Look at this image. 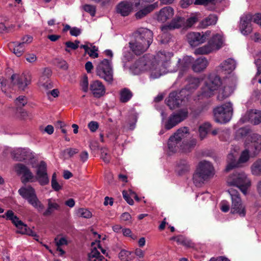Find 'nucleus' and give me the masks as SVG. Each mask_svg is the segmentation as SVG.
<instances>
[{
  "instance_id": "7c9ffc66",
  "label": "nucleus",
  "mask_w": 261,
  "mask_h": 261,
  "mask_svg": "<svg viewBox=\"0 0 261 261\" xmlns=\"http://www.w3.org/2000/svg\"><path fill=\"white\" fill-rule=\"evenodd\" d=\"M11 220L16 227L20 229V230L18 231V232L22 234H28L29 235L33 236V232L31 231V232H29L27 230V226L23 224V223L20 220L17 216H15Z\"/></svg>"
},
{
  "instance_id": "09e8293b",
  "label": "nucleus",
  "mask_w": 261,
  "mask_h": 261,
  "mask_svg": "<svg viewBox=\"0 0 261 261\" xmlns=\"http://www.w3.org/2000/svg\"><path fill=\"white\" fill-rule=\"evenodd\" d=\"M76 214L78 217L89 219L92 217V213L87 208H80L76 211Z\"/></svg>"
},
{
  "instance_id": "f257e3e1",
  "label": "nucleus",
  "mask_w": 261,
  "mask_h": 261,
  "mask_svg": "<svg viewBox=\"0 0 261 261\" xmlns=\"http://www.w3.org/2000/svg\"><path fill=\"white\" fill-rule=\"evenodd\" d=\"M12 157L16 160H31L32 167L36 169L37 179L42 185L48 182L47 173V165L44 161L36 162L30 150L28 148H14L12 152Z\"/></svg>"
},
{
  "instance_id": "de8ad7c7",
  "label": "nucleus",
  "mask_w": 261,
  "mask_h": 261,
  "mask_svg": "<svg viewBox=\"0 0 261 261\" xmlns=\"http://www.w3.org/2000/svg\"><path fill=\"white\" fill-rule=\"evenodd\" d=\"M51 187L55 191H59L62 189L63 183L62 181H58L56 179V173H54L51 178Z\"/></svg>"
},
{
  "instance_id": "bf43d9fd",
  "label": "nucleus",
  "mask_w": 261,
  "mask_h": 261,
  "mask_svg": "<svg viewBox=\"0 0 261 261\" xmlns=\"http://www.w3.org/2000/svg\"><path fill=\"white\" fill-rule=\"evenodd\" d=\"M133 2V5L136 8H138L140 5H143L147 3L154 2L155 0H131Z\"/></svg>"
},
{
  "instance_id": "ddd939ff",
  "label": "nucleus",
  "mask_w": 261,
  "mask_h": 261,
  "mask_svg": "<svg viewBox=\"0 0 261 261\" xmlns=\"http://www.w3.org/2000/svg\"><path fill=\"white\" fill-rule=\"evenodd\" d=\"M244 145L245 148L250 150L252 155H257L261 150V135L258 134L248 135Z\"/></svg>"
},
{
  "instance_id": "7ed1b4c3",
  "label": "nucleus",
  "mask_w": 261,
  "mask_h": 261,
  "mask_svg": "<svg viewBox=\"0 0 261 261\" xmlns=\"http://www.w3.org/2000/svg\"><path fill=\"white\" fill-rule=\"evenodd\" d=\"M130 69L134 70L136 73L138 74L142 71L148 70L150 72V77L155 79L159 78L161 76L168 73L169 72L152 60L151 62L146 61L143 58H140L136 62Z\"/></svg>"
},
{
  "instance_id": "dca6fc26",
  "label": "nucleus",
  "mask_w": 261,
  "mask_h": 261,
  "mask_svg": "<svg viewBox=\"0 0 261 261\" xmlns=\"http://www.w3.org/2000/svg\"><path fill=\"white\" fill-rule=\"evenodd\" d=\"M240 121L243 123L249 121L253 125H258L261 123V110H250L241 117Z\"/></svg>"
},
{
  "instance_id": "6e6d98bb",
  "label": "nucleus",
  "mask_w": 261,
  "mask_h": 261,
  "mask_svg": "<svg viewBox=\"0 0 261 261\" xmlns=\"http://www.w3.org/2000/svg\"><path fill=\"white\" fill-rule=\"evenodd\" d=\"M16 115V117L22 120H25L28 117H30V115L28 113L24 110L21 109H17Z\"/></svg>"
},
{
  "instance_id": "423d86ee",
  "label": "nucleus",
  "mask_w": 261,
  "mask_h": 261,
  "mask_svg": "<svg viewBox=\"0 0 261 261\" xmlns=\"http://www.w3.org/2000/svg\"><path fill=\"white\" fill-rule=\"evenodd\" d=\"M233 113L232 105L231 102H226L214 109L215 120L217 122L225 123L231 118Z\"/></svg>"
},
{
  "instance_id": "4c0bfd02",
  "label": "nucleus",
  "mask_w": 261,
  "mask_h": 261,
  "mask_svg": "<svg viewBox=\"0 0 261 261\" xmlns=\"http://www.w3.org/2000/svg\"><path fill=\"white\" fill-rule=\"evenodd\" d=\"M227 165L226 167V171H229L235 167L239 166L238 161L237 162L236 156L233 153H229L227 158Z\"/></svg>"
},
{
  "instance_id": "3c124183",
  "label": "nucleus",
  "mask_w": 261,
  "mask_h": 261,
  "mask_svg": "<svg viewBox=\"0 0 261 261\" xmlns=\"http://www.w3.org/2000/svg\"><path fill=\"white\" fill-rule=\"evenodd\" d=\"M197 21L198 18L195 15L191 16L186 20L184 19V28H190L192 27Z\"/></svg>"
},
{
  "instance_id": "9d476101",
  "label": "nucleus",
  "mask_w": 261,
  "mask_h": 261,
  "mask_svg": "<svg viewBox=\"0 0 261 261\" xmlns=\"http://www.w3.org/2000/svg\"><path fill=\"white\" fill-rule=\"evenodd\" d=\"M252 20L261 27V14L257 13L253 16L248 14L243 15L241 17L240 29L243 35H247L251 32L252 30Z\"/></svg>"
},
{
  "instance_id": "603ef678",
  "label": "nucleus",
  "mask_w": 261,
  "mask_h": 261,
  "mask_svg": "<svg viewBox=\"0 0 261 261\" xmlns=\"http://www.w3.org/2000/svg\"><path fill=\"white\" fill-rule=\"evenodd\" d=\"M80 42L79 40H75L74 42L71 41H67L65 43L66 45L65 51L68 53H70V50L69 48H71L73 50L76 49L79 46Z\"/></svg>"
},
{
  "instance_id": "49530a36",
  "label": "nucleus",
  "mask_w": 261,
  "mask_h": 261,
  "mask_svg": "<svg viewBox=\"0 0 261 261\" xmlns=\"http://www.w3.org/2000/svg\"><path fill=\"white\" fill-rule=\"evenodd\" d=\"M250 150L249 149L245 148V149L241 152L240 156L238 160V164L245 163L247 162L250 158Z\"/></svg>"
},
{
  "instance_id": "6ab92c4d",
  "label": "nucleus",
  "mask_w": 261,
  "mask_h": 261,
  "mask_svg": "<svg viewBox=\"0 0 261 261\" xmlns=\"http://www.w3.org/2000/svg\"><path fill=\"white\" fill-rule=\"evenodd\" d=\"M174 9L172 7L166 6L155 13L154 16L159 22H165L171 19L174 15Z\"/></svg>"
},
{
  "instance_id": "39448f33",
  "label": "nucleus",
  "mask_w": 261,
  "mask_h": 261,
  "mask_svg": "<svg viewBox=\"0 0 261 261\" xmlns=\"http://www.w3.org/2000/svg\"><path fill=\"white\" fill-rule=\"evenodd\" d=\"M227 184L240 189L246 195L251 186V180L244 172H236L231 174L227 178Z\"/></svg>"
},
{
  "instance_id": "9b49d317",
  "label": "nucleus",
  "mask_w": 261,
  "mask_h": 261,
  "mask_svg": "<svg viewBox=\"0 0 261 261\" xmlns=\"http://www.w3.org/2000/svg\"><path fill=\"white\" fill-rule=\"evenodd\" d=\"M231 198V212L232 214H238L241 217H244L246 214L245 207L242 204L239 192L232 188L228 190Z\"/></svg>"
},
{
  "instance_id": "20e7f679",
  "label": "nucleus",
  "mask_w": 261,
  "mask_h": 261,
  "mask_svg": "<svg viewBox=\"0 0 261 261\" xmlns=\"http://www.w3.org/2000/svg\"><path fill=\"white\" fill-rule=\"evenodd\" d=\"M214 174V168L212 164L210 162L202 161L199 163L193 174V182L197 187L201 186L204 181L212 178Z\"/></svg>"
},
{
  "instance_id": "72a5a7b5",
  "label": "nucleus",
  "mask_w": 261,
  "mask_h": 261,
  "mask_svg": "<svg viewBox=\"0 0 261 261\" xmlns=\"http://www.w3.org/2000/svg\"><path fill=\"white\" fill-rule=\"evenodd\" d=\"M190 170V165L186 160H180L177 163L176 171L179 175H182Z\"/></svg>"
},
{
  "instance_id": "a211bd4d",
  "label": "nucleus",
  "mask_w": 261,
  "mask_h": 261,
  "mask_svg": "<svg viewBox=\"0 0 261 261\" xmlns=\"http://www.w3.org/2000/svg\"><path fill=\"white\" fill-rule=\"evenodd\" d=\"M183 90L179 92L174 91L171 92L166 99V103L170 109H174L181 105L183 99L181 97V93Z\"/></svg>"
},
{
  "instance_id": "0e129e2a",
  "label": "nucleus",
  "mask_w": 261,
  "mask_h": 261,
  "mask_svg": "<svg viewBox=\"0 0 261 261\" xmlns=\"http://www.w3.org/2000/svg\"><path fill=\"white\" fill-rule=\"evenodd\" d=\"M122 195L124 199L126 200V201L130 205H133L134 204V200L133 199L129 196V194L127 192L123 191L122 192Z\"/></svg>"
},
{
  "instance_id": "69168bd1",
  "label": "nucleus",
  "mask_w": 261,
  "mask_h": 261,
  "mask_svg": "<svg viewBox=\"0 0 261 261\" xmlns=\"http://www.w3.org/2000/svg\"><path fill=\"white\" fill-rule=\"evenodd\" d=\"M122 231L124 236L130 237L133 240H135L137 238L135 235L132 234V231L129 228L123 229Z\"/></svg>"
},
{
  "instance_id": "8fccbe9b",
  "label": "nucleus",
  "mask_w": 261,
  "mask_h": 261,
  "mask_svg": "<svg viewBox=\"0 0 261 261\" xmlns=\"http://www.w3.org/2000/svg\"><path fill=\"white\" fill-rule=\"evenodd\" d=\"M231 94V89L228 87H224V89L221 90L218 95V99L222 100L228 97Z\"/></svg>"
},
{
  "instance_id": "f704fd0d",
  "label": "nucleus",
  "mask_w": 261,
  "mask_h": 261,
  "mask_svg": "<svg viewBox=\"0 0 261 261\" xmlns=\"http://www.w3.org/2000/svg\"><path fill=\"white\" fill-rule=\"evenodd\" d=\"M217 20L218 18L216 15L210 14L200 22V27L205 28L208 26L214 25L216 23Z\"/></svg>"
},
{
  "instance_id": "393cba45",
  "label": "nucleus",
  "mask_w": 261,
  "mask_h": 261,
  "mask_svg": "<svg viewBox=\"0 0 261 261\" xmlns=\"http://www.w3.org/2000/svg\"><path fill=\"white\" fill-rule=\"evenodd\" d=\"M49 69L45 68L39 80V86L42 90L46 92L47 95H49V90L48 89L49 81Z\"/></svg>"
},
{
  "instance_id": "f8f14e48",
  "label": "nucleus",
  "mask_w": 261,
  "mask_h": 261,
  "mask_svg": "<svg viewBox=\"0 0 261 261\" xmlns=\"http://www.w3.org/2000/svg\"><path fill=\"white\" fill-rule=\"evenodd\" d=\"M222 82L219 76L210 75L205 81V85L201 91V96L209 97L213 95V92L218 89Z\"/></svg>"
},
{
  "instance_id": "ea45409f",
  "label": "nucleus",
  "mask_w": 261,
  "mask_h": 261,
  "mask_svg": "<svg viewBox=\"0 0 261 261\" xmlns=\"http://www.w3.org/2000/svg\"><path fill=\"white\" fill-rule=\"evenodd\" d=\"M251 173L253 175H261V158L257 159L250 166Z\"/></svg>"
},
{
  "instance_id": "864d4df0",
  "label": "nucleus",
  "mask_w": 261,
  "mask_h": 261,
  "mask_svg": "<svg viewBox=\"0 0 261 261\" xmlns=\"http://www.w3.org/2000/svg\"><path fill=\"white\" fill-rule=\"evenodd\" d=\"M101 158L106 163H109L111 160V156L109 150L107 148L101 149Z\"/></svg>"
},
{
  "instance_id": "c85d7f7f",
  "label": "nucleus",
  "mask_w": 261,
  "mask_h": 261,
  "mask_svg": "<svg viewBox=\"0 0 261 261\" xmlns=\"http://www.w3.org/2000/svg\"><path fill=\"white\" fill-rule=\"evenodd\" d=\"M15 170L17 174L23 175V176L27 181L33 177L32 173L25 165L22 164H17L15 166Z\"/></svg>"
},
{
  "instance_id": "2f4dec72",
  "label": "nucleus",
  "mask_w": 261,
  "mask_h": 261,
  "mask_svg": "<svg viewBox=\"0 0 261 261\" xmlns=\"http://www.w3.org/2000/svg\"><path fill=\"white\" fill-rule=\"evenodd\" d=\"M55 243L57 247L58 254L60 255H64L65 251L62 249L61 247L68 244L66 238L62 236H58L55 238Z\"/></svg>"
},
{
  "instance_id": "f3484780",
  "label": "nucleus",
  "mask_w": 261,
  "mask_h": 261,
  "mask_svg": "<svg viewBox=\"0 0 261 261\" xmlns=\"http://www.w3.org/2000/svg\"><path fill=\"white\" fill-rule=\"evenodd\" d=\"M11 79L14 84L17 85L18 88L21 90H24L31 81L29 73H23L20 75L14 74L11 76Z\"/></svg>"
},
{
  "instance_id": "bb28decb",
  "label": "nucleus",
  "mask_w": 261,
  "mask_h": 261,
  "mask_svg": "<svg viewBox=\"0 0 261 261\" xmlns=\"http://www.w3.org/2000/svg\"><path fill=\"white\" fill-rule=\"evenodd\" d=\"M158 7V3L155 2L153 4L146 6L143 9L140 10L135 14V16L137 19H141L148 14L153 11L154 9Z\"/></svg>"
},
{
  "instance_id": "f03ea898",
  "label": "nucleus",
  "mask_w": 261,
  "mask_h": 261,
  "mask_svg": "<svg viewBox=\"0 0 261 261\" xmlns=\"http://www.w3.org/2000/svg\"><path fill=\"white\" fill-rule=\"evenodd\" d=\"M135 40L129 43L131 50L137 55L144 53L151 44L152 31L146 28H140L135 33Z\"/></svg>"
},
{
  "instance_id": "4be33fe9",
  "label": "nucleus",
  "mask_w": 261,
  "mask_h": 261,
  "mask_svg": "<svg viewBox=\"0 0 261 261\" xmlns=\"http://www.w3.org/2000/svg\"><path fill=\"white\" fill-rule=\"evenodd\" d=\"M90 90L94 96L97 98L102 96L106 92L104 85L101 82L97 80L91 83Z\"/></svg>"
},
{
  "instance_id": "58836bf2",
  "label": "nucleus",
  "mask_w": 261,
  "mask_h": 261,
  "mask_svg": "<svg viewBox=\"0 0 261 261\" xmlns=\"http://www.w3.org/2000/svg\"><path fill=\"white\" fill-rule=\"evenodd\" d=\"M189 133L188 128L187 127H183L179 128L176 133L171 137H174L176 141H178L180 142L182 139L187 137Z\"/></svg>"
},
{
  "instance_id": "cd10ccee",
  "label": "nucleus",
  "mask_w": 261,
  "mask_h": 261,
  "mask_svg": "<svg viewBox=\"0 0 261 261\" xmlns=\"http://www.w3.org/2000/svg\"><path fill=\"white\" fill-rule=\"evenodd\" d=\"M215 50L219 49L223 45L224 39L220 33L214 34L208 41Z\"/></svg>"
},
{
  "instance_id": "0eeeda50",
  "label": "nucleus",
  "mask_w": 261,
  "mask_h": 261,
  "mask_svg": "<svg viewBox=\"0 0 261 261\" xmlns=\"http://www.w3.org/2000/svg\"><path fill=\"white\" fill-rule=\"evenodd\" d=\"M173 54L172 53L166 51L165 50L158 52L154 58L153 59L157 63L169 72H174L178 70L179 66L176 65H173L171 59Z\"/></svg>"
},
{
  "instance_id": "774afa93",
  "label": "nucleus",
  "mask_w": 261,
  "mask_h": 261,
  "mask_svg": "<svg viewBox=\"0 0 261 261\" xmlns=\"http://www.w3.org/2000/svg\"><path fill=\"white\" fill-rule=\"evenodd\" d=\"M255 64L256 66L257 71L256 75H259L261 73V59H258L255 61Z\"/></svg>"
},
{
  "instance_id": "1a4fd4ad",
  "label": "nucleus",
  "mask_w": 261,
  "mask_h": 261,
  "mask_svg": "<svg viewBox=\"0 0 261 261\" xmlns=\"http://www.w3.org/2000/svg\"><path fill=\"white\" fill-rule=\"evenodd\" d=\"M19 194L28 200L29 203L36 208L39 212L43 210V205L38 200L35 194L34 189L30 187H22L18 190Z\"/></svg>"
},
{
  "instance_id": "c756f323",
  "label": "nucleus",
  "mask_w": 261,
  "mask_h": 261,
  "mask_svg": "<svg viewBox=\"0 0 261 261\" xmlns=\"http://www.w3.org/2000/svg\"><path fill=\"white\" fill-rule=\"evenodd\" d=\"M171 240L175 241L178 244L182 245L186 248H194V243L191 240L184 236L179 235L171 238Z\"/></svg>"
},
{
  "instance_id": "79ce46f5",
  "label": "nucleus",
  "mask_w": 261,
  "mask_h": 261,
  "mask_svg": "<svg viewBox=\"0 0 261 261\" xmlns=\"http://www.w3.org/2000/svg\"><path fill=\"white\" fill-rule=\"evenodd\" d=\"M97 241L91 243V251L88 254V259L90 261H97V258L100 254V252L97 250L96 247Z\"/></svg>"
},
{
  "instance_id": "a19ab883",
  "label": "nucleus",
  "mask_w": 261,
  "mask_h": 261,
  "mask_svg": "<svg viewBox=\"0 0 261 261\" xmlns=\"http://www.w3.org/2000/svg\"><path fill=\"white\" fill-rule=\"evenodd\" d=\"M132 96V92L127 88H123L120 91V100L122 102H127L131 99Z\"/></svg>"
},
{
  "instance_id": "4d7b16f0",
  "label": "nucleus",
  "mask_w": 261,
  "mask_h": 261,
  "mask_svg": "<svg viewBox=\"0 0 261 261\" xmlns=\"http://www.w3.org/2000/svg\"><path fill=\"white\" fill-rule=\"evenodd\" d=\"M90 45V49L87 53L92 58H96L98 57V47L94 45Z\"/></svg>"
},
{
  "instance_id": "a878e982",
  "label": "nucleus",
  "mask_w": 261,
  "mask_h": 261,
  "mask_svg": "<svg viewBox=\"0 0 261 261\" xmlns=\"http://www.w3.org/2000/svg\"><path fill=\"white\" fill-rule=\"evenodd\" d=\"M208 64V61L205 58L201 57L195 61L194 60L192 68L194 71L199 72L205 69L207 66Z\"/></svg>"
},
{
  "instance_id": "052dcab7",
  "label": "nucleus",
  "mask_w": 261,
  "mask_h": 261,
  "mask_svg": "<svg viewBox=\"0 0 261 261\" xmlns=\"http://www.w3.org/2000/svg\"><path fill=\"white\" fill-rule=\"evenodd\" d=\"M84 9L86 12H87L90 14L92 16H94L95 14V7L91 5H85L84 6Z\"/></svg>"
},
{
  "instance_id": "b1692460",
  "label": "nucleus",
  "mask_w": 261,
  "mask_h": 261,
  "mask_svg": "<svg viewBox=\"0 0 261 261\" xmlns=\"http://www.w3.org/2000/svg\"><path fill=\"white\" fill-rule=\"evenodd\" d=\"M194 63V58L191 56H186L181 60L179 59L175 65L179 66L178 70L180 71V74L186 71L190 65H192Z\"/></svg>"
},
{
  "instance_id": "5701e85b",
  "label": "nucleus",
  "mask_w": 261,
  "mask_h": 261,
  "mask_svg": "<svg viewBox=\"0 0 261 261\" xmlns=\"http://www.w3.org/2000/svg\"><path fill=\"white\" fill-rule=\"evenodd\" d=\"M133 10V5L123 1L119 3L116 7V11L123 16H128Z\"/></svg>"
},
{
  "instance_id": "412c9836",
  "label": "nucleus",
  "mask_w": 261,
  "mask_h": 261,
  "mask_svg": "<svg viewBox=\"0 0 261 261\" xmlns=\"http://www.w3.org/2000/svg\"><path fill=\"white\" fill-rule=\"evenodd\" d=\"M184 18L176 17L173 18L169 23L164 25L161 28L163 33H166L169 30H173L180 28H184Z\"/></svg>"
},
{
  "instance_id": "338daca9",
  "label": "nucleus",
  "mask_w": 261,
  "mask_h": 261,
  "mask_svg": "<svg viewBox=\"0 0 261 261\" xmlns=\"http://www.w3.org/2000/svg\"><path fill=\"white\" fill-rule=\"evenodd\" d=\"M81 33V31L80 29L76 27L72 28L70 31V34L73 36H77Z\"/></svg>"
},
{
  "instance_id": "c9c22d12",
  "label": "nucleus",
  "mask_w": 261,
  "mask_h": 261,
  "mask_svg": "<svg viewBox=\"0 0 261 261\" xmlns=\"http://www.w3.org/2000/svg\"><path fill=\"white\" fill-rule=\"evenodd\" d=\"M214 50H215V49L208 41L206 44L196 48L194 51V53L195 55H207Z\"/></svg>"
},
{
  "instance_id": "680f3d73",
  "label": "nucleus",
  "mask_w": 261,
  "mask_h": 261,
  "mask_svg": "<svg viewBox=\"0 0 261 261\" xmlns=\"http://www.w3.org/2000/svg\"><path fill=\"white\" fill-rule=\"evenodd\" d=\"M88 126L91 132H95L98 129L99 124L97 122L92 121L88 123Z\"/></svg>"
},
{
  "instance_id": "aec40b11",
  "label": "nucleus",
  "mask_w": 261,
  "mask_h": 261,
  "mask_svg": "<svg viewBox=\"0 0 261 261\" xmlns=\"http://www.w3.org/2000/svg\"><path fill=\"white\" fill-rule=\"evenodd\" d=\"M236 67V61L233 59L229 58L220 64L218 68V71L220 74L227 75L231 73Z\"/></svg>"
},
{
  "instance_id": "4468645a",
  "label": "nucleus",
  "mask_w": 261,
  "mask_h": 261,
  "mask_svg": "<svg viewBox=\"0 0 261 261\" xmlns=\"http://www.w3.org/2000/svg\"><path fill=\"white\" fill-rule=\"evenodd\" d=\"M188 111L187 109H181L177 112L173 113L165 122L164 127L169 130L187 118Z\"/></svg>"
},
{
  "instance_id": "a18cd8bd",
  "label": "nucleus",
  "mask_w": 261,
  "mask_h": 261,
  "mask_svg": "<svg viewBox=\"0 0 261 261\" xmlns=\"http://www.w3.org/2000/svg\"><path fill=\"white\" fill-rule=\"evenodd\" d=\"M211 128V124L208 122L204 123L199 128V136L201 139H203Z\"/></svg>"
},
{
  "instance_id": "e433bc0d",
  "label": "nucleus",
  "mask_w": 261,
  "mask_h": 261,
  "mask_svg": "<svg viewBox=\"0 0 261 261\" xmlns=\"http://www.w3.org/2000/svg\"><path fill=\"white\" fill-rule=\"evenodd\" d=\"M79 150L77 148H67L62 151L60 153V158L64 160H67L72 158L74 155L79 152Z\"/></svg>"
},
{
  "instance_id": "13d9d810",
  "label": "nucleus",
  "mask_w": 261,
  "mask_h": 261,
  "mask_svg": "<svg viewBox=\"0 0 261 261\" xmlns=\"http://www.w3.org/2000/svg\"><path fill=\"white\" fill-rule=\"evenodd\" d=\"M88 80L87 76H85L82 80L80 85L81 86L82 90L87 92L88 90Z\"/></svg>"
},
{
  "instance_id": "6e6552de",
  "label": "nucleus",
  "mask_w": 261,
  "mask_h": 261,
  "mask_svg": "<svg viewBox=\"0 0 261 261\" xmlns=\"http://www.w3.org/2000/svg\"><path fill=\"white\" fill-rule=\"evenodd\" d=\"M96 72L100 78L108 83H111L113 80L111 61L105 59L100 61L96 66Z\"/></svg>"
},
{
  "instance_id": "5fc2aeb1",
  "label": "nucleus",
  "mask_w": 261,
  "mask_h": 261,
  "mask_svg": "<svg viewBox=\"0 0 261 261\" xmlns=\"http://www.w3.org/2000/svg\"><path fill=\"white\" fill-rule=\"evenodd\" d=\"M27 102V98L24 96H19L15 100V105L20 108L24 106Z\"/></svg>"
},
{
  "instance_id": "2eb2a0df",
  "label": "nucleus",
  "mask_w": 261,
  "mask_h": 261,
  "mask_svg": "<svg viewBox=\"0 0 261 261\" xmlns=\"http://www.w3.org/2000/svg\"><path fill=\"white\" fill-rule=\"evenodd\" d=\"M210 35L209 31L201 33L191 32L188 33L186 37L189 44L192 47H195L205 42Z\"/></svg>"
},
{
  "instance_id": "c03bdc74",
  "label": "nucleus",
  "mask_w": 261,
  "mask_h": 261,
  "mask_svg": "<svg viewBox=\"0 0 261 261\" xmlns=\"http://www.w3.org/2000/svg\"><path fill=\"white\" fill-rule=\"evenodd\" d=\"M180 143L178 141H176L174 137H170L168 142V147L169 150L172 152H175L179 148V145Z\"/></svg>"
},
{
  "instance_id": "37998d69",
  "label": "nucleus",
  "mask_w": 261,
  "mask_h": 261,
  "mask_svg": "<svg viewBox=\"0 0 261 261\" xmlns=\"http://www.w3.org/2000/svg\"><path fill=\"white\" fill-rule=\"evenodd\" d=\"M196 143L197 141L195 139H192L187 143L182 142L180 145V149L184 152H189L194 148Z\"/></svg>"
},
{
  "instance_id": "e2e57ef3",
  "label": "nucleus",
  "mask_w": 261,
  "mask_h": 261,
  "mask_svg": "<svg viewBox=\"0 0 261 261\" xmlns=\"http://www.w3.org/2000/svg\"><path fill=\"white\" fill-rule=\"evenodd\" d=\"M37 57L34 54H27L25 55V59L29 63H34L37 60Z\"/></svg>"
},
{
  "instance_id": "473e14b6",
  "label": "nucleus",
  "mask_w": 261,
  "mask_h": 261,
  "mask_svg": "<svg viewBox=\"0 0 261 261\" xmlns=\"http://www.w3.org/2000/svg\"><path fill=\"white\" fill-rule=\"evenodd\" d=\"M9 48L12 50L13 53L17 56H21L25 50L24 45L23 43L18 42H12L9 44Z\"/></svg>"
}]
</instances>
